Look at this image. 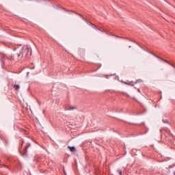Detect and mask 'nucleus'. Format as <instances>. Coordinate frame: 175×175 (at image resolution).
<instances>
[{
    "label": "nucleus",
    "instance_id": "obj_4",
    "mask_svg": "<svg viewBox=\"0 0 175 175\" xmlns=\"http://www.w3.org/2000/svg\"><path fill=\"white\" fill-rule=\"evenodd\" d=\"M24 53H25V57H26V55H28V49H22L21 51V54H20V55H21L22 57H24Z\"/></svg>",
    "mask_w": 175,
    "mask_h": 175
},
{
    "label": "nucleus",
    "instance_id": "obj_16",
    "mask_svg": "<svg viewBox=\"0 0 175 175\" xmlns=\"http://www.w3.org/2000/svg\"><path fill=\"white\" fill-rule=\"evenodd\" d=\"M111 36H116V38H122V37H121V36H116V35H114V34H111Z\"/></svg>",
    "mask_w": 175,
    "mask_h": 175
},
{
    "label": "nucleus",
    "instance_id": "obj_1",
    "mask_svg": "<svg viewBox=\"0 0 175 175\" xmlns=\"http://www.w3.org/2000/svg\"><path fill=\"white\" fill-rule=\"evenodd\" d=\"M29 147H31V144L27 143L23 149V152H21V149L19 148V151L23 157H26L27 154H28V148H29Z\"/></svg>",
    "mask_w": 175,
    "mask_h": 175
},
{
    "label": "nucleus",
    "instance_id": "obj_8",
    "mask_svg": "<svg viewBox=\"0 0 175 175\" xmlns=\"http://www.w3.org/2000/svg\"><path fill=\"white\" fill-rule=\"evenodd\" d=\"M90 25L92 27V28H94V29H96L97 31H100V29H98V27H96V25H95L91 23H90Z\"/></svg>",
    "mask_w": 175,
    "mask_h": 175
},
{
    "label": "nucleus",
    "instance_id": "obj_9",
    "mask_svg": "<svg viewBox=\"0 0 175 175\" xmlns=\"http://www.w3.org/2000/svg\"><path fill=\"white\" fill-rule=\"evenodd\" d=\"M76 107H70L67 109V110L70 111V110H76Z\"/></svg>",
    "mask_w": 175,
    "mask_h": 175
},
{
    "label": "nucleus",
    "instance_id": "obj_20",
    "mask_svg": "<svg viewBox=\"0 0 175 175\" xmlns=\"http://www.w3.org/2000/svg\"><path fill=\"white\" fill-rule=\"evenodd\" d=\"M174 175H175V171L174 172Z\"/></svg>",
    "mask_w": 175,
    "mask_h": 175
},
{
    "label": "nucleus",
    "instance_id": "obj_12",
    "mask_svg": "<svg viewBox=\"0 0 175 175\" xmlns=\"http://www.w3.org/2000/svg\"><path fill=\"white\" fill-rule=\"evenodd\" d=\"M1 163H2V161L0 160V167H2L3 166L4 167H6V165H3V164H1Z\"/></svg>",
    "mask_w": 175,
    "mask_h": 175
},
{
    "label": "nucleus",
    "instance_id": "obj_15",
    "mask_svg": "<svg viewBox=\"0 0 175 175\" xmlns=\"http://www.w3.org/2000/svg\"><path fill=\"white\" fill-rule=\"evenodd\" d=\"M163 122H164V124H169V121L165 120L163 119Z\"/></svg>",
    "mask_w": 175,
    "mask_h": 175
},
{
    "label": "nucleus",
    "instance_id": "obj_13",
    "mask_svg": "<svg viewBox=\"0 0 175 175\" xmlns=\"http://www.w3.org/2000/svg\"><path fill=\"white\" fill-rule=\"evenodd\" d=\"M117 172L120 175H122V171L121 170H118Z\"/></svg>",
    "mask_w": 175,
    "mask_h": 175
},
{
    "label": "nucleus",
    "instance_id": "obj_5",
    "mask_svg": "<svg viewBox=\"0 0 175 175\" xmlns=\"http://www.w3.org/2000/svg\"><path fill=\"white\" fill-rule=\"evenodd\" d=\"M72 13H75V14H77V16H79L80 17H81L82 20H84V21H88L85 18H84V16H83L82 14H79V12H76L75 11H72Z\"/></svg>",
    "mask_w": 175,
    "mask_h": 175
},
{
    "label": "nucleus",
    "instance_id": "obj_10",
    "mask_svg": "<svg viewBox=\"0 0 175 175\" xmlns=\"http://www.w3.org/2000/svg\"><path fill=\"white\" fill-rule=\"evenodd\" d=\"M138 82H139L138 80H137L135 82L131 81L129 84L130 85H133L134 84H137Z\"/></svg>",
    "mask_w": 175,
    "mask_h": 175
},
{
    "label": "nucleus",
    "instance_id": "obj_3",
    "mask_svg": "<svg viewBox=\"0 0 175 175\" xmlns=\"http://www.w3.org/2000/svg\"><path fill=\"white\" fill-rule=\"evenodd\" d=\"M154 57H156V58H159V59H161V61H163V62H166V64H168V65H170L171 66H173V64L167 62V60L166 59H163L162 58L159 57V56H157V55L154 54Z\"/></svg>",
    "mask_w": 175,
    "mask_h": 175
},
{
    "label": "nucleus",
    "instance_id": "obj_14",
    "mask_svg": "<svg viewBox=\"0 0 175 175\" xmlns=\"http://www.w3.org/2000/svg\"><path fill=\"white\" fill-rule=\"evenodd\" d=\"M100 31V32H104L105 33H107V35H109V33H107V31H105V30H102V29H100L98 30Z\"/></svg>",
    "mask_w": 175,
    "mask_h": 175
},
{
    "label": "nucleus",
    "instance_id": "obj_18",
    "mask_svg": "<svg viewBox=\"0 0 175 175\" xmlns=\"http://www.w3.org/2000/svg\"><path fill=\"white\" fill-rule=\"evenodd\" d=\"M23 144H24V141H22V144H21V148H23Z\"/></svg>",
    "mask_w": 175,
    "mask_h": 175
},
{
    "label": "nucleus",
    "instance_id": "obj_19",
    "mask_svg": "<svg viewBox=\"0 0 175 175\" xmlns=\"http://www.w3.org/2000/svg\"><path fill=\"white\" fill-rule=\"evenodd\" d=\"M138 92H140V89H137Z\"/></svg>",
    "mask_w": 175,
    "mask_h": 175
},
{
    "label": "nucleus",
    "instance_id": "obj_17",
    "mask_svg": "<svg viewBox=\"0 0 175 175\" xmlns=\"http://www.w3.org/2000/svg\"><path fill=\"white\" fill-rule=\"evenodd\" d=\"M123 83H124V84H126V85H131L130 83H126V82H123Z\"/></svg>",
    "mask_w": 175,
    "mask_h": 175
},
{
    "label": "nucleus",
    "instance_id": "obj_2",
    "mask_svg": "<svg viewBox=\"0 0 175 175\" xmlns=\"http://www.w3.org/2000/svg\"><path fill=\"white\" fill-rule=\"evenodd\" d=\"M0 58H1V62L2 64H5V59H8V56H6L3 53H0Z\"/></svg>",
    "mask_w": 175,
    "mask_h": 175
},
{
    "label": "nucleus",
    "instance_id": "obj_11",
    "mask_svg": "<svg viewBox=\"0 0 175 175\" xmlns=\"http://www.w3.org/2000/svg\"><path fill=\"white\" fill-rule=\"evenodd\" d=\"M7 59H10V61H14V56L8 57Z\"/></svg>",
    "mask_w": 175,
    "mask_h": 175
},
{
    "label": "nucleus",
    "instance_id": "obj_6",
    "mask_svg": "<svg viewBox=\"0 0 175 175\" xmlns=\"http://www.w3.org/2000/svg\"><path fill=\"white\" fill-rule=\"evenodd\" d=\"M68 148H69V150H70V151H71V152H76V148L75 146H68Z\"/></svg>",
    "mask_w": 175,
    "mask_h": 175
},
{
    "label": "nucleus",
    "instance_id": "obj_7",
    "mask_svg": "<svg viewBox=\"0 0 175 175\" xmlns=\"http://www.w3.org/2000/svg\"><path fill=\"white\" fill-rule=\"evenodd\" d=\"M13 88L15 89V91H18L20 90V85H14Z\"/></svg>",
    "mask_w": 175,
    "mask_h": 175
}]
</instances>
